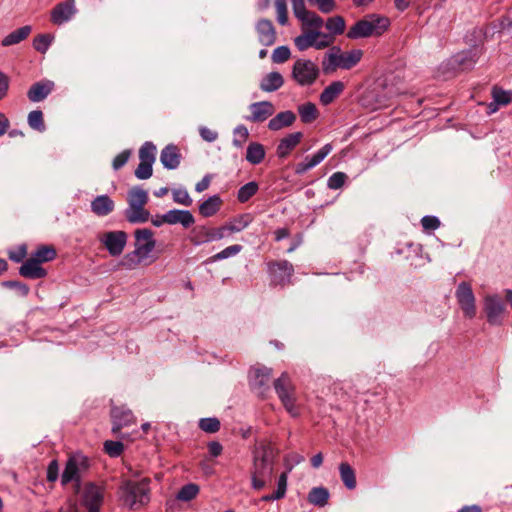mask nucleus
Wrapping results in <instances>:
<instances>
[{"mask_svg":"<svg viewBox=\"0 0 512 512\" xmlns=\"http://www.w3.org/2000/svg\"><path fill=\"white\" fill-rule=\"evenodd\" d=\"M32 32V27L30 25H24L6 35L2 41L1 45L3 47H9L12 45L19 44L23 40H25L30 33Z\"/></svg>","mask_w":512,"mask_h":512,"instance_id":"nucleus-31","label":"nucleus"},{"mask_svg":"<svg viewBox=\"0 0 512 512\" xmlns=\"http://www.w3.org/2000/svg\"><path fill=\"white\" fill-rule=\"evenodd\" d=\"M152 166L153 164L140 161L139 165L135 170V176L140 180L149 179L153 173Z\"/></svg>","mask_w":512,"mask_h":512,"instance_id":"nucleus-58","label":"nucleus"},{"mask_svg":"<svg viewBox=\"0 0 512 512\" xmlns=\"http://www.w3.org/2000/svg\"><path fill=\"white\" fill-rule=\"evenodd\" d=\"M199 428L206 433H216L220 429V421L216 417L201 418Z\"/></svg>","mask_w":512,"mask_h":512,"instance_id":"nucleus-52","label":"nucleus"},{"mask_svg":"<svg viewBox=\"0 0 512 512\" xmlns=\"http://www.w3.org/2000/svg\"><path fill=\"white\" fill-rule=\"evenodd\" d=\"M114 207V201L108 195H99L91 202V211L100 217L109 215Z\"/></svg>","mask_w":512,"mask_h":512,"instance_id":"nucleus-29","label":"nucleus"},{"mask_svg":"<svg viewBox=\"0 0 512 512\" xmlns=\"http://www.w3.org/2000/svg\"><path fill=\"white\" fill-rule=\"evenodd\" d=\"M180 160L181 154L177 146L169 144L162 149L160 161L166 169H176L180 165Z\"/></svg>","mask_w":512,"mask_h":512,"instance_id":"nucleus-24","label":"nucleus"},{"mask_svg":"<svg viewBox=\"0 0 512 512\" xmlns=\"http://www.w3.org/2000/svg\"><path fill=\"white\" fill-rule=\"evenodd\" d=\"M28 125L36 131H45V124L43 119V113L41 110H33L28 114Z\"/></svg>","mask_w":512,"mask_h":512,"instance_id":"nucleus-48","label":"nucleus"},{"mask_svg":"<svg viewBox=\"0 0 512 512\" xmlns=\"http://www.w3.org/2000/svg\"><path fill=\"white\" fill-rule=\"evenodd\" d=\"M258 39L264 46H271L276 41V31L272 22L268 19H261L256 25Z\"/></svg>","mask_w":512,"mask_h":512,"instance_id":"nucleus-23","label":"nucleus"},{"mask_svg":"<svg viewBox=\"0 0 512 512\" xmlns=\"http://www.w3.org/2000/svg\"><path fill=\"white\" fill-rule=\"evenodd\" d=\"M302 137V132H294L282 138L277 146V156L279 158L287 157L290 152L300 143Z\"/></svg>","mask_w":512,"mask_h":512,"instance_id":"nucleus-27","label":"nucleus"},{"mask_svg":"<svg viewBox=\"0 0 512 512\" xmlns=\"http://www.w3.org/2000/svg\"><path fill=\"white\" fill-rule=\"evenodd\" d=\"M275 8L278 23L283 26L286 25L288 23V10L286 0H276Z\"/></svg>","mask_w":512,"mask_h":512,"instance_id":"nucleus-53","label":"nucleus"},{"mask_svg":"<svg viewBox=\"0 0 512 512\" xmlns=\"http://www.w3.org/2000/svg\"><path fill=\"white\" fill-rule=\"evenodd\" d=\"M124 449L122 442L108 440L104 443L105 452L111 457L119 456Z\"/></svg>","mask_w":512,"mask_h":512,"instance_id":"nucleus-57","label":"nucleus"},{"mask_svg":"<svg viewBox=\"0 0 512 512\" xmlns=\"http://www.w3.org/2000/svg\"><path fill=\"white\" fill-rule=\"evenodd\" d=\"M492 99L495 100L500 106H506L512 102V91L504 90L500 87L494 86L491 91Z\"/></svg>","mask_w":512,"mask_h":512,"instance_id":"nucleus-46","label":"nucleus"},{"mask_svg":"<svg viewBox=\"0 0 512 512\" xmlns=\"http://www.w3.org/2000/svg\"><path fill=\"white\" fill-rule=\"evenodd\" d=\"M287 480H288V472H283L280 474L277 481V489H276V497L284 498L287 491Z\"/></svg>","mask_w":512,"mask_h":512,"instance_id":"nucleus-61","label":"nucleus"},{"mask_svg":"<svg viewBox=\"0 0 512 512\" xmlns=\"http://www.w3.org/2000/svg\"><path fill=\"white\" fill-rule=\"evenodd\" d=\"M273 451L269 446L257 447L254 451L251 472L252 487L261 490L273 476Z\"/></svg>","mask_w":512,"mask_h":512,"instance_id":"nucleus-3","label":"nucleus"},{"mask_svg":"<svg viewBox=\"0 0 512 512\" xmlns=\"http://www.w3.org/2000/svg\"><path fill=\"white\" fill-rule=\"evenodd\" d=\"M33 257L41 264L53 260L56 257V251L49 246H40L33 254Z\"/></svg>","mask_w":512,"mask_h":512,"instance_id":"nucleus-51","label":"nucleus"},{"mask_svg":"<svg viewBox=\"0 0 512 512\" xmlns=\"http://www.w3.org/2000/svg\"><path fill=\"white\" fill-rule=\"evenodd\" d=\"M272 370L267 367H253L249 373V381L252 389L260 396H263L269 389Z\"/></svg>","mask_w":512,"mask_h":512,"instance_id":"nucleus-17","label":"nucleus"},{"mask_svg":"<svg viewBox=\"0 0 512 512\" xmlns=\"http://www.w3.org/2000/svg\"><path fill=\"white\" fill-rule=\"evenodd\" d=\"M345 27V20L342 16L329 17L319 27H308L303 30L300 35L294 38V45L301 52L309 48L323 50L332 46L335 37L343 34Z\"/></svg>","mask_w":512,"mask_h":512,"instance_id":"nucleus-1","label":"nucleus"},{"mask_svg":"<svg viewBox=\"0 0 512 512\" xmlns=\"http://www.w3.org/2000/svg\"><path fill=\"white\" fill-rule=\"evenodd\" d=\"M98 239L111 256L117 257L123 253L128 236L126 232L118 230L104 232Z\"/></svg>","mask_w":512,"mask_h":512,"instance_id":"nucleus-10","label":"nucleus"},{"mask_svg":"<svg viewBox=\"0 0 512 512\" xmlns=\"http://www.w3.org/2000/svg\"><path fill=\"white\" fill-rule=\"evenodd\" d=\"M249 137V131L244 125H238L233 130V140L232 144L236 148H243L244 144L248 140Z\"/></svg>","mask_w":512,"mask_h":512,"instance_id":"nucleus-49","label":"nucleus"},{"mask_svg":"<svg viewBox=\"0 0 512 512\" xmlns=\"http://www.w3.org/2000/svg\"><path fill=\"white\" fill-rule=\"evenodd\" d=\"M125 218L130 223H145L150 218V212L145 206H128L125 210Z\"/></svg>","mask_w":512,"mask_h":512,"instance_id":"nucleus-33","label":"nucleus"},{"mask_svg":"<svg viewBox=\"0 0 512 512\" xmlns=\"http://www.w3.org/2000/svg\"><path fill=\"white\" fill-rule=\"evenodd\" d=\"M346 179L347 175L344 172H335L328 178L327 186L329 189L337 190L345 184Z\"/></svg>","mask_w":512,"mask_h":512,"instance_id":"nucleus-54","label":"nucleus"},{"mask_svg":"<svg viewBox=\"0 0 512 512\" xmlns=\"http://www.w3.org/2000/svg\"><path fill=\"white\" fill-rule=\"evenodd\" d=\"M319 76L318 66L309 59H298L292 68V77L300 86L312 85Z\"/></svg>","mask_w":512,"mask_h":512,"instance_id":"nucleus-8","label":"nucleus"},{"mask_svg":"<svg viewBox=\"0 0 512 512\" xmlns=\"http://www.w3.org/2000/svg\"><path fill=\"white\" fill-rule=\"evenodd\" d=\"M270 270L274 281L280 285L289 283L294 271L293 265L286 260L272 264Z\"/></svg>","mask_w":512,"mask_h":512,"instance_id":"nucleus-21","label":"nucleus"},{"mask_svg":"<svg viewBox=\"0 0 512 512\" xmlns=\"http://www.w3.org/2000/svg\"><path fill=\"white\" fill-rule=\"evenodd\" d=\"M104 502V489L94 483L87 484L82 492L81 504L88 512H100Z\"/></svg>","mask_w":512,"mask_h":512,"instance_id":"nucleus-11","label":"nucleus"},{"mask_svg":"<svg viewBox=\"0 0 512 512\" xmlns=\"http://www.w3.org/2000/svg\"><path fill=\"white\" fill-rule=\"evenodd\" d=\"M112 417V432L120 437L121 439L134 440L136 437L130 438L128 435L121 434L119 435L121 429L123 427L129 426L134 423L135 419L133 413L129 409H125L124 407H114L111 410Z\"/></svg>","mask_w":512,"mask_h":512,"instance_id":"nucleus-16","label":"nucleus"},{"mask_svg":"<svg viewBox=\"0 0 512 512\" xmlns=\"http://www.w3.org/2000/svg\"><path fill=\"white\" fill-rule=\"evenodd\" d=\"M265 148L261 143L251 142L246 149V160L252 165L260 164L265 158Z\"/></svg>","mask_w":512,"mask_h":512,"instance_id":"nucleus-34","label":"nucleus"},{"mask_svg":"<svg viewBox=\"0 0 512 512\" xmlns=\"http://www.w3.org/2000/svg\"><path fill=\"white\" fill-rule=\"evenodd\" d=\"M242 250V246L241 245H238V244H235V245H231L225 249H223L222 251H220L219 253L215 254L212 259L214 261H218V260H223V259H227L229 257H232L234 255H237L240 251Z\"/></svg>","mask_w":512,"mask_h":512,"instance_id":"nucleus-56","label":"nucleus"},{"mask_svg":"<svg viewBox=\"0 0 512 512\" xmlns=\"http://www.w3.org/2000/svg\"><path fill=\"white\" fill-rule=\"evenodd\" d=\"M291 3L295 17L301 22L302 31L308 27H319L323 23L321 16L306 9L304 0H291Z\"/></svg>","mask_w":512,"mask_h":512,"instance_id":"nucleus-13","label":"nucleus"},{"mask_svg":"<svg viewBox=\"0 0 512 512\" xmlns=\"http://www.w3.org/2000/svg\"><path fill=\"white\" fill-rule=\"evenodd\" d=\"M363 57V51L353 49L348 52H342L339 47L333 46L325 55L322 61L324 73L330 74L338 68L349 70L356 66Z\"/></svg>","mask_w":512,"mask_h":512,"instance_id":"nucleus-5","label":"nucleus"},{"mask_svg":"<svg viewBox=\"0 0 512 512\" xmlns=\"http://www.w3.org/2000/svg\"><path fill=\"white\" fill-rule=\"evenodd\" d=\"M339 473L340 478L345 485V487L349 490H353L356 487V475L354 469L350 466V464L346 462H342L339 465Z\"/></svg>","mask_w":512,"mask_h":512,"instance_id":"nucleus-38","label":"nucleus"},{"mask_svg":"<svg viewBox=\"0 0 512 512\" xmlns=\"http://www.w3.org/2000/svg\"><path fill=\"white\" fill-rule=\"evenodd\" d=\"M252 221L250 214H242L234 218L229 224L225 225L226 231L230 233L240 232L245 229Z\"/></svg>","mask_w":512,"mask_h":512,"instance_id":"nucleus-42","label":"nucleus"},{"mask_svg":"<svg viewBox=\"0 0 512 512\" xmlns=\"http://www.w3.org/2000/svg\"><path fill=\"white\" fill-rule=\"evenodd\" d=\"M483 310L487 322L492 326H501L506 316V304L498 294H488L483 300Z\"/></svg>","mask_w":512,"mask_h":512,"instance_id":"nucleus-7","label":"nucleus"},{"mask_svg":"<svg viewBox=\"0 0 512 512\" xmlns=\"http://www.w3.org/2000/svg\"><path fill=\"white\" fill-rule=\"evenodd\" d=\"M164 221H168V225L180 224L188 229L195 223V218L189 210L171 209L166 212Z\"/></svg>","mask_w":512,"mask_h":512,"instance_id":"nucleus-20","label":"nucleus"},{"mask_svg":"<svg viewBox=\"0 0 512 512\" xmlns=\"http://www.w3.org/2000/svg\"><path fill=\"white\" fill-rule=\"evenodd\" d=\"M345 85L342 81L331 82L320 94L319 100L323 106L334 102L344 91Z\"/></svg>","mask_w":512,"mask_h":512,"instance_id":"nucleus-28","label":"nucleus"},{"mask_svg":"<svg viewBox=\"0 0 512 512\" xmlns=\"http://www.w3.org/2000/svg\"><path fill=\"white\" fill-rule=\"evenodd\" d=\"M309 2L315 5L318 10L322 13L328 14L335 10V0H309Z\"/></svg>","mask_w":512,"mask_h":512,"instance_id":"nucleus-59","label":"nucleus"},{"mask_svg":"<svg viewBox=\"0 0 512 512\" xmlns=\"http://www.w3.org/2000/svg\"><path fill=\"white\" fill-rule=\"evenodd\" d=\"M295 120L296 115L292 111H283L270 119L268 123V128L272 131H278L285 127L291 126L295 122Z\"/></svg>","mask_w":512,"mask_h":512,"instance_id":"nucleus-30","label":"nucleus"},{"mask_svg":"<svg viewBox=\"0 0 512 512\" xmlns=\"http://www.w3.org/2000/svg\"><path fill=\"white\" fill-rule=\"evenodd\" d=\"M259 189V185L255 181H251L241 186L237 192V200L240 203H246L249 201Z\"/></svg>","mask_w":512,"mask_h":512,"instance_id":"nucleus-41","label":"nucleus"},{"mask_svg":"<svg viewBox=\"0 0 512 512\" xmlns=\"http://www.w3.org/2000/svg\"><path fill=\"white\" fill-rule=\"evenodd\" d=\"M173 201L179 205L191 206L193 200L190 197L188 191L184 187H178L171 190Z\"/></svg>","mask_w":512,"mask_h":512,"instance_id":"nucleus-47","label":"nucleus"},{"mask_svg":"<svg viewBox=\"0 0 512 512\" xmlns=\"http://www.w3.org/2000/svg\"><path fill=\"white\" fill-rule=\"evenodd\" d=\"M87 466L88 459L84 455L78 453L70 456L61 476L62 485H66L71 481H79L81 471L86 469Z\"/></svg>","mask_w":512,"mask_h":512,"instance_id":"nucleus-12","label":"nucleus"},{"mask_svg":"<svg viewBox=\"0 0 512 512\" xmlns=\"http://www.w3.org/2000/svg\"><path fill=\"white\" fill-rule=\"evenodd\" d=\"M274 389L286 411L292 417H297L300 414V410L296 405L294 387L288 374L283 373L274 381Z\"/></svg>","mask_w":512,"mask_h":512,"instance_id":"nucleus-6","label":"nucleus"},{"mask_svg":"<svg viewBox=\"0 0 512 512\" xmlns=\"http://www.w3.org/2000/svg\"><path fill=\"white\" fill-rule=\"evenodd\" d=\"M139 159L141 162L153 164L156 159V146L150 142H145L139 150Z\"/></svg>","mask_w":512,"mask_h":512,"instance_id":"nucleus-44","label":"nucleus"},{"mask_svg":"<svg viewBox=\"0 0 512 512\" xmlns=\"http://www.w3.org/2000/svg\"><path fill=\"white\" fill-rule=\"evenodd\" d=\"M328 499L329 491L324 487H314L308 494L309 503L318 507H324L327 504Z\"/></svg>","mask_w":512,"mask_h":512,"instance_id":"nucleus-39","label":"nucleus"},{"mask_svg":"<svg viewBox=\"0 0 512 512\" xmlns=\"http://www.w3.org/2000/svg\"><path fill=\"white\" fill-rule=\"evenodd\" d=\"M455 297L464 317L473 319L476 316L477 308L471 285L464 281L459 283L455 291Z\"/></svg>","mask_w":512,"mask_h":512,"instance_id":"nucleus-9","label":"nucleus"},{"mask_svg":"<svg viewBox=\"0 0 512 512\" xmlns=\"http://www.w3.org/2000/svg\"><path fill=\"white\" fill-rule=\"evenodd\" d=\"M421 224L424 230H436L440 226V221L436 216H424L421 219Z\"/></svg>","mask_w":512,"mask_h":512,"instance_id":"nucleus-62","label":"nucleus"},{"mask_svg":"<svg viewBox=\"0 0 512 512\" xmlns=\"http://www.w3.org/2000/svg\"><path fill=\"white\" fill-rule=\"evenodd\" d=\"M284 79L279 72L273 71L265 75L260 82V89L264 92H274L281 88Z\"/></svg>","mask_w":512,"mask_h":512,"instance_id":"nucleus-32","label":"nucleus"},{"mask_svg":"<svg viewBox=\"0 0 512 512\" xmlns=\"http://www.w3.org/2000/svg\"><path fill=\"white\" fill-rule=\"evenodd\" d=\"M119 500L123 506L138 510L150 502V479L124 480L118 489Z\"/></svg>","mask_w":512,"mask_h":512,"instance_id":"nucleus-2","label":"nucleus"},{"mask_svg":"<svg viewBox=\"0 0 512 512\" xmlns=\"http://www.w3.org/2000/svg\"><path fill=\"white\" fill-rule=\"evenodd\" d=\"M19 273L21 276L30 279H41L47 274L46 270L41 267V264L33 256L22 264Z\"/></svg>","mask_w":512,"mask_h":512,"instance_id":"nucleus-26","label":"nucleus"},{"mask_svg":"<svg viewBox=\"0 0 512 512\" xmlns=\"http://www.w3.org/2000/svg\"><path fill=\"white\" fill-rule=\"evenodd\" d=\"M54 41L52 34H39L33 40V48L42 54L46 53Z\"/></svg>","mask_w":512,"mask_h":512,"instance_id":"nucleus-43","label":"nucleus"},{"mask_svg":"<svg viewBox=\"0 0 512 512\" xmlns=\"http://www.w3.org/2000/svg\"><path fill=\"white\" fill-rule=\"evenodd\" d=\"M225 226L219 228L202 227L196 234L194 243L200 245L207 242L221 240L226 236Z\"/></svg>","mask_w":512,"mask_h":512,"instance_id":"nucleus-25","label":"nucleus"},{"mask_svg":"<svg viewBox=\"0 0 512 512\" xmlns=\"http://www.w3.org/2000/svg\"><path fill=\"white\" fill-rule=\"evenodd\" d=\"M10 78L7 74L0 71V101L3 100L9 91Z\"/></svg>","mask_w":512,"mask_h":512,"instance_id":"nucleus-64","label":"nucleus"},{"mask_svg":"<svg viewBox=\"0 0 512 512\" xmlns=\"http://www.w3.org/2000/svg\"><path fill=\"white\" fill-rule=\"evenodd\" d=\"M249 108L251 115L247 117V120L256 123L264 122L275 112L273 104L269 101L252 103Z\"/></svg>","mask_w":512,"mask_h":512,"instance_id":"nucleus-19","label":"nucleus"},{"mask_svg":"<svg viewBox=\"0 0 512 512\" xmlns=\"http://www.w3.org/2000/svg\"><path fill=\"white\" fill-rule=\"evenodd\" d=\"M146 258L142 257L134 250L129 252L123 256L120 261V265L128 270L135 269L139 266Z\"/></svg>","mask_w":512,"mask_h":512,"instance_id":"nucleus-45","label":"nucleus"},{"mask_svg":"<svg viewBox=\"0 0 512 512\" xmlns=\"http://www.w3.org/2000/svg\"><path fill=\"white\" fill-rule=\"evenodd\" d=\"M54 89V82L43 80L34 83L27 92V97L31 102H40L44 100Z\"/></svg>","mask_w":512,"mask_h":512,"instance_id":"nucleus-22","label":"nucleus"},{"mask_svg":"<svg viewBox=\"0 0 512 512\" xmlns=\"http://www.w3.org/2000/svg\"><path fill=\"white\" fill-rule=\"evenodd\" d=\"M390 26L388 17L380 14H368L357 21L347 32L349 39H361L381 36Z\"/></svg>","mask_w":512,"mask_h":512,"instance_id":"nucleus-4","label":"nucleus"},{"mask_svg":"<svg viewBox=\"0 0 512 512\" xmlns=\"http://www.w3.org/2000/svg\"><path fill=\"white\" fill-rule=\"evenodd\" d=\"M478 55L476 51L468 50L462 53H459L455 56L454 61L460 66L462 69H470L477 62Z\"/></svg>","mask_w":512,"mask_h":512,"instance_id":"nucleus-40","label":"nucleus"},{"mask_svg":"<svg viewBox=\"0 0 512 512\" xmlns=\"http://www.w3.org/2000/svg\"><path fill=\"white\" fill-rule=\"evenodd\" d=\"M77 11L75 0H65L54 6L50 12V20L54 25L61 26L71 21Z\"/></svg>","mask_w":512,"mask_h":512,"instance_id":"nucleus-15","label":"nucleus"},{"mask_svg":"<svg viewBox=\"0 0 512 512\" xmlns=\"http://www.w3.org/2000/svg\"><path fill=\"white\" fill-rule=\"evenodd\" d=\"M199 493V486L194 483L184 485L177 494V499L181 501H190Z\"/></svg>","mask_w":512,"mask_h":512,"instance_id":"nucleus-50","label":"nucleus"},{"mask_svg":"<svg viewBox=\"0 0 512 512\" xmlns=\"http://www.w3.org/2000/svg\"><path fill=\"white\" fill-rule=\"evenodd\" d=\"M3 286L11 289H15V291L18 293V295L22 297H26L29 294V287L21 282L18 281H5L3 282Z\"/></svg>","mask_w":512,"mask_h":512,"instance_id":"nucleus-60","label":"nucleus"},{"mask_svg":"<svg viewBox=\"0 0 512 512\" xmlns=\"http://www.w3.org/2000/svg\"><path fill=\"white\" fill-rule=\"evenodd\" d=\"M148 200V192L140 186H134L128 192V206H145Z\"/></svg>","mask_w":512,"mask_h":512,"instance_id":"nucleus-36","label":"nucleus"},{"mask_svg":"<svg viewBox=\"0 0 512 512\" xmlns=\"http://www.w3.org/2000/svg\"><path fill=\"white\" fill-rule=\"evenodd\" d=\"M291 56V52L288 46H279L274 49L272 53V61L274 63H284L286 62Z\"/></svg>","mask_w":512,"mask_h":512,"instance_id":"nucleus-55","label":"nucleus"},{"mask_svg":"<svg viewBox=\"0 0 512 512\" xmlns=\"http://www.w3.org/2000/svg\"><path fill=\"white\" fill-rule=\"evenodd\" d=\"M300 119L303 123L309 124L315 121L319 116L316 105L312 102H305L297 108Z\"/></svg>","mask_w":512,"mask_h":512,"instance_id":"nucleus-37","label":"nucleus"},{"mask_svg":"<svg viewBox=\"0 0 512 512\" xmlns=\"http://www.w3.org/2000/svg\"><path fill=\"white\" fill-rule=\"evenodd\" d=\"M134 238V251L147 259L156 246L153 231L148 228L137 229Z\"/></svg>","mask_w":512,"mask_h":512,"instance_id":"nucleus-14","label":"nucleus"},{"mask_svg":"<svg viewBox=\"0 0 512 512\" xmlns=\"http://www.w3.org/2000/svg\"><path fill=\"white\" fill-rule=\"evenodd\" d=\"M333 147L330 143L325 144L314 155L306 156L302 162H299L295 167V173L298 175L304 174L320 164L332 151Z\"/></svg>","mask_w":512,"mask_h":512,"instance_id":"nucleus-18","label":"nucleus"},{"mask_svg":"<svg viewBox=\"0 0 512 512\" xmlns=\"http://www.w3.org/2000/svg\"><path fill=\"white\" fill-rule=\"evenodd\" d=\"M221 205L222 200L218 195L210 196L199 205V213L203 217H211L219 211Z\"/></svg>","mask_w":512,"mask_h":512,"instance_id":"nucleus-35","label":"nucleus"},{"mask_svg":"<svg viewBox=\"0 0 512 512\" xmlns=\"http://www.w3.org/2000/svg\"><path fill=\"white\" fill-rule=\"evenodd\" d=\"M130 154V150H124L120 154H118L112 162L114 170H119L120 168H122L129 160Z\"/></svg>","mask_w":512,"mask_h":512,"instance_id":"nucleus-63","label":"nucleus"}]
</instances>
